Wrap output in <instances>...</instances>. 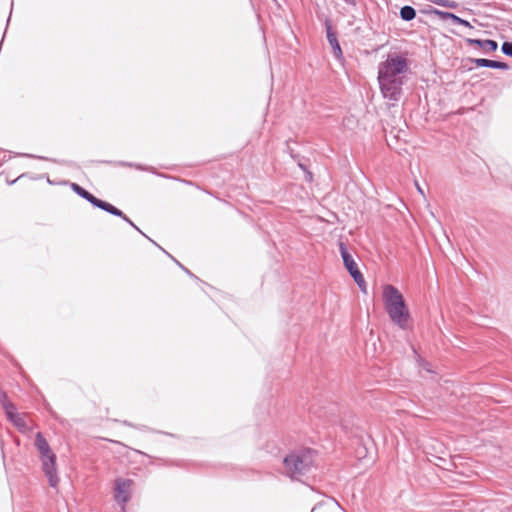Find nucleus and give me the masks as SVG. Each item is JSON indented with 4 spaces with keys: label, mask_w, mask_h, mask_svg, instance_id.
I'll use <instances>...</instances> for the list:
<instances>
[{
    "label": "nucleus",
    "mask_w": 512,
    "mask_h": 512,
    "mask_svg": "<svg viewBox=\"0 0 512 512\" xmlns=\"http://www.w3.org/2000/svg\"><path fill=\"white\" fill-rule=\"evenodd\" d=\"M408 64L405 57L389 54L387 59L378 66V82L384 98L399 101Z\"/></svg>",
    "instance_id": "1"
},
{
    "label": "nucleus",
    "mask_w": 512,
    "mask_h": 512,
    "mask_svg": "<svg viewBox=\"0 0 512 512\" xmlns=\"http://www.w3.org/2000/svg\"><path fill=\"white\" fill-rule=\"evenodd\" d=\"M318 452L309 447L291 450L283 458L282 473L293 481H302L315 467Z\"/></svg>",
    "instance_id": "2"
},
{
    "label": "nucleus",
    "mask_w": 512,
    "mask_h": 512,
    "mask_svg": "<svg viewBox=\"0 0 512 512\" xmlns=\"http://www.w3.org/2000/svg\"><path fill=\"white\" fill-rule=\"evenodd\" d=\"M382 298L385 311L392 323L403 330L408 329L412 318L401 292L395 286L386 284L383 287Z\"/></svg>",
    "instance_id": "3"
},
{
    "label": "nucleus",
    "mask_w": 512,
    "mask_h": 512,
    "mask_svg": "<svg viewBox=\"0 0 512 512\" xmlns=\"http://www.w3.org/2000/svg\"><path fill=\"white\" fill-rule=\"evenodd\" d=\"M339 251L343 260L344 267L349 272L350 276L353 278L360 290L366 293V281L364 276L361 273L353 256L348 251L347 246L343 242L339 243Z\"/></svg>",
    "instance_id": "4"
},
{
    "label": "nucleus",
    "mask_w": 512,
    "mask_h": 512,
    "mask_svg": "<svg viewBox=\"0 0 512 512\" xmlns=\"http://www.w3.org/2000/svg\"><path fill=\"white\" fill-rule=\"evenodd\" d=\"M70 187L73 190V192H75L78 196L88 201L92 206L99 208L107 213H118L115 206H113L109 202L97 198L79 184L72 182L70 183Z\"/></svg>",
    "instance_id": "5"
},
{
    "label": "nucleus",
    "mask_w": 512,
    "mask_h": 512,
    "mask_svg": "<svg viewBox=\"0 0 512 512\" xmlns=\"http://www.w3.org/2000/svg\"><path fill=\"white\" fill-rule=\"evenodd\" d=\"M56 454L51 452L49 454L40 456L42 462V469L48 478L49 485L53 488L57 487L59 483V477L57 475L56 468Z\"/></svg>",
    "instance_id": "6"
},
{
    "label": "nucleus",
    "mask_w": 512,
    "mask_h": 512,
    "mask_svg": "<svg viewBox=\"0 0 512 512\" xmlns=\"http://www.w3.org/2000/svg\"><path fill=\"white\" fill-rule=\"evenodd\" d=\"M132 483L130 479L118 478L115 481V500L117 503L125 505L130 500L128 489Z\"/></svg>",
    "instance_id": "7"
},
{
    "label": "nucleus",
    "mask_w": 512,
    "mask_h": 512,
    "mask_svg": "<svg viewBox=\"0 0 512 512\" xmlns=\"http://www.w3.org/2000/svg\"><path fill=\"white\" fill-rule=\"evenodd\" d=\"M465 42L468 46L476 49H480L483 54H490L492 52H495L498 48V44L494 40H481V39H472L467 38L465 39Z\"/></svg>",
    "instance_id": "8"
},
{
    "label": "nucleus",
    "mask_w": 512,
    "mask_h": 512,
    "mask_svg": "<svg viewBox=\"0 0 512 512\" xmlns=\"http://www.w3.org/2000/svg\"><path fill=\"white\" fill-rule=\"evenodd\" d=\"M470 62L474 63L476 67H488L493 69L507 70L509 66L505 62L495 61L485 58H470Z\"/></svg>",
    "instance_id": "9"
},
{
    "label": "nucleus",
    "mask_w": 512,
    "mask_h": 512,
    "mask_svg": "<svg viewBox=\"0 0 512 512\" xmlns=\"http://www.w3.org/2000/svg\"><path fill=\"white\" fill-rule=\"evenodd\" d=\"M99 163L110 164V165L119 166V167L135 168V169L140 170V171H146V172H151V173L156 174V171H155L154 167H152V166H145V165L138 164V163H133V162L102 160V161H99Z\"/></svg>",
    "instance_id": "10"
},
{
    "label": "nucleus",
    "mask_w": 512,
    "mask_h": 512,
    "mask_svg": "<svg viewBox=\"0 0 512 512\" xmlns=\"http://www.w3.org/2000/svg\"><path fill=\"white\" fill-rule=\"evenodd\" d=\"M9 421H11L20 431L27 429L25 418L16 411V406L6 413Z\"/></svg>",
    "instance_id": "11"
},
{
    "label": "nucleus",
    "mask_w": 512,
    "mask_h": 512,
    "mask_svg": "<svg viewBox=\"0 0 512 512\" xmlns=\"http://www.w3.org/2000/svg\"><path fill=\"white\" fill-rule=\"evenodd\" d=\"M433 14L435 16H437L440 20L445 21V22H447L449 24H452V25L460 24V25H463L464 27H468L469 26L468 22L458 18L457 16H455V15H453L451 13L440 12V11L434 10Z\"/></svg>",
    "instance_id": "12"
},
{
    "label": "nucleus",
    "mask_w": 512,
    "mask_h": 512,
    "mask_svg": "<svg viewBox=\"0 0 512 512\" xmlns=\"http://www.w3.org/2000/svg\"><path fill=\"white\" fill-rule=\"evenodd\" d=\"M34 445L38 450L40 456L53 452L50 448L48 441L45 439L41 432H38L36 434Z\"/></svg>",
    "instance_id": "13"
},
{
    "label": "nucleus",
    "mask_w": 512,
    "mask_h": 512,
    "mask_svg": "<svg viewBox=\"0 0 512 512\" xmlns=\"http://www.w3.org/2000/svg\"><path fill=\"white\" fill-rule=\"evenodd\" d=\"M336 60L343 61V52L337 34H326Z\"/></svg>",
    "instance_id": "14"
},
{
    "label": "nucleus",
    "mask_w": 512,
    "mask_h": 512,
    "mask_svg": "<svg viewBox=\"0 0 512 512\" xmlns=\"http://www.w3.org/2000/svg\"><path fill=\"white\" fill-rule=\"evenodd\" d=\"M116 210L118 211V213L116 214L115 212L114 213H110L111 215L113 216H116V217H119V218H122L125 222H127L130 226H132L134 229H136L139 233H141L144 237H146L149 241H151L153 244H156L155 241H153L151 238H149L145 233H143L139 227H137L134 222L129 218L127 217L120 209H118L116 207Z\"/></svg>",
    "instance_id": "15"
},
{
    "label": "nucleus",
    "mask_w": 512,
    "mask_h": 512,
    "mask_svg": "<svg viewBox=\"0 0 512 512\" xmlns=\"http://www.w3.org/2000/svg\"><path fill=\"white\" fill-rule=\"evenodd\" d=\"M400 17L405 21H410L416 17V9L406 5L400 10Z\"/></svg>",
    "instance_id": "16"
},
{
    "label": "nucleus",
    "mask_w": 512,
    "mask_h": 512,
    "mask_svg": "<svg viewBox=\"0 0 512 512\" xmlns=\"http://www.w3.org/2000/svg\"><path fill=\"white\" fill-rule=\"evenodd\" d=\"M0 404L5 410V413L15 407V405L9 400L7 393L2 390H0Z\"/></svg>",
    "instance_id": "17"
},
{
    "label": "nucleus",
    "mask_w": 512,
    "mask_h": 512,
    "mask_svg": "<svg viewBox=\"0 0 512 512\" xmlns=\"http://www.w3.org/2000/svg\"><path fill=\"white\" fill-rule=\"evenodd\" d=\"M291 157L296 161L298 167L305 172L308 169V159L301 157L299 154H295L292 150L290 151Z\"/></svg>",
    "instance_id": "18"
},
{
    "label": "nucleus",
    "mask_w": 512,
    "mask_h": 512,
    "mask_svg": "<svg viewBox=\"0 0 512 512\" xmlns=\"http://www.w3.org/2000/svg\"><path fill=\"white\" fill-rule=\"evenodd\" d=\"M501 49L504 54L512 57V42H504Z\"/></svg>",
    "instance_id": "19"
},
{
    "label": "nucleus",
    "mask_w": 512,
    "mask_h": 512,
    "mask_svg": "<svg viewBox=\"0 0 512 512\" xmlns=\"http://www.w3.org/2000/svg\"><path fill=\"white\" fill-rule=\"evenodd\" d=\"M417 365H418V371L420 369H423V370H425L427 372H432V370L430 369L429 363H427L426 361L420 359L419 357H418Z\"/></svg>",
    "instance_id": "20"
},
{
    "label": "nucleus",
    "mask_w": 512,
    "mask_h": 512,
    "mask_svg": "<svg viewBox=\"0 0 512 512\" xmlns=\"http://www.w3.org/2000/svg\"><path fill=\"white\" fill-rule=\"evenodd\" d=\"M305 180L308 181V182H311L313 180V174L311 171H309V169H307L305 172Z\"/></svg>",
    "instance_id": "21"
},
{
    "label": "nucleus",
    "mask_w": 512,
    "mask_h": 512,
    "mask_svg": "<svg viewBox=\"0 0 512 512\" xmlns=\"http://www.w3.org/2000/svg\"><path fill=\"white\" fill-rule=\"evenodd\" d=\"M157 247H159L166 255H168L177 265L180 263L178 260H176L171 254H169L166 250H164L161 246H159L157 243L155 244Z\"/></svg>",
    "instance_id": "22"
},
{
    "label": "nucleus",
    "mask_w": 512,
    "mask_h": 512,
    "mask_svg": "<svg viewBox=\"0 0 512 512\" xmlns=\"http://www.w3.org/2000/svg\"><path fill=\"white\" fill-rule=\"evenodd\" d=\"M19 156H23V157H28V158H37V156L35 155H32V154H26V153H23V154H18ZM38 159H44V157H38ZM45 160H49L48 158H45Z\"/></svg>",
    "instance_id": "23"
},
{
    "label": "nucleus",
    "mask_w": 512,
    "mask_h": 512,
    "mask_svg": "<svg viewBox=\"0 0 512 512\" xmlns=\"http://www.w3.org/2000/svg\"><path fill=\"white\" fill-rule=\"evenodd\" d=\"M183 271H185V273H187L190 277L197 279V277L186 267H183Z\"/></svg>",
    "instance_id": "24"
},
{
    "label": "nucleus",
    "mask_w": 512,
    "mask_h": 512,
    "mask_svg": "<svg viewBox=\"0 0 512 512\" xmlns=\"http://www.w3.org/2000/svg\"><path fill=\"white\" fill-rule=\"evenodd\" d=\"M121 423H122L123 425H125V426L134 427V425H133L132 423H130L129 421H127V420H124V421H122Z\"/></svg>",
    "instance_id": "25"
},
{
    "label": "nucleus",
    "mask_w": 512,
    "mask_h": 512,
    "mask_svg": "<svg viewBox=\"0 0 512 512\" xmlns=\"http://www.w3.org/2000/svg\"><path fill=\"white\" fill-rule=\"evenodd\" d=\"M346 4L348 5H355L356 4V1L355 0H344Z\"/></svg>",
    "instance_id": "26"
},
{
    "label": "nucleus",
    "mask_w": 512,
    "mask_h": 512,
    "mask_svg": "<svg viewBox=\"0 0 512 512\" xmlns=\"http://www.w3.org/2000/svg\"><path fill=\"white\" fill-rule=\"evenodd\" d=\"M23 176H24V174L20 175V176H19L17 179H15V180H9L8 184H10V185L14 184L18 179H20V178H21V177H23Z\"/></svg>",
    "instance_id": "27"
},
{
    "label": "nucleus",
    "mask_w": 512,
    "mask_h": 512,
    "mask_svg": "<svg viewBox=\"0 0 512 512\" xmlns=\"http://www.w3.org/2000/svg\"><path fill=\"white\" fill-rule=\"evenodd\" d=\"M417 191H418V193H420V194L424 195V193H423L422 189H421L419 186H418V188H417Z\"/></svg>",
    "instance_id": "28"
},
{
    "label": "nucleus",
    "mask_w": 512,
    "mask_h": 512,
    "mask_svg": "<svg viewBox=\"0 0 512 512\" xmlns=\"http://www.w3.org/2000/svg\"><path fill=\"white\" fill-rule=\"evenodd\" d=\"M411 349L416 354V347L413 344L411 345Z\"/></svg>",
    "instance_id": "29"
},
{
    "label": "nucleus",
    "mask_w": 512,
    "mask_h": 512,
    "mask_svg": "<svg viewBox=\"0 0 512 512\" xmlns=\"http://www.w3.org/2000/svg\"><path fill=\"white\" fill-rule=\"evenodd\" d=\"M327 33H330L331 32V27L330 26H327V30H326Z\"/></svg>",
    "instance_id": "30"
},
{
    "label": "nucleus",
    "mask_w": 512,
    "mask_h": 512,
    "mask_svg": "<svg viewBox=\"0 0 512 512\" xmlns=\"http://www.w3.org/2000/svg\"><path fill=\"white\" fill-rule=\"evenodd\" d=\"M263 41L266 43V34H263Z\"/></svg>",
    "instance_id": "31"
},
{
    "label": "nucleus",
    "mask_w": 512,
    "mask_h": 512,
    "mask_svg": "<svg viewBox=\"0 0 512 512\" xmlns=\"http://www.w3.org/2000/svg\"><path fill=\"white\" fill-rule=\"evenodd\" d=\"M178 266L183 270L184 266L181 263H179Z\"/></svg>",
    "instance_id": "32"
}]
</instances>
